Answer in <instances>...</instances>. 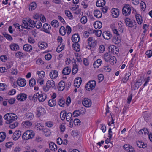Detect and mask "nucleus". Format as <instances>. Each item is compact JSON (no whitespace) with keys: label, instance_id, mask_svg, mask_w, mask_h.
I'll return each mask as SVG.
<instances>
[{"label":"nucleus","instance_id":"nucleus-1","mask_svg":"<svg viewBox=\"0 0 152 152\" xmlns=\"http://www.w3.org/2000/svg\"><path fill=\"white\" fill-rule=\"evenodd\" d=\"M4 118L7 120V123H10L17 119V116L14 113H10L5 114Z\"/></svg>","mask_w":152,"mask_h":152},{"label":"nucleus","instance_id":"nucleus-2","mask_svg":"<svg viewBox=\"0 0 152 152\" xmlns=\"http://www.w3.org/2000/svg\"><path fill=\"white\" fill-rule=\"evenodd\" d=\"M35 133L32 130H28L23 134L22 137L23 139L27 140L32 139L34 136Z\"/></svg>","mask_w":152,"mask_h":152},{"label":"nucleus","instance_id":"nucleus-3","mask_svg":"<svg viewBox=\"0 0 152 152\" xmlns=\"http://www.w3.org/2000/svg\"><path fill=\"white\" fill-rule=\"evenodd\" d=\"M124 21L126 25L128 26L130 28H133L134 29L136 28V23L134 20L127 18L124 19Z\"/></svg>","mask_w":152,"mask_h":152},{"label":"nucleus","instance_id":"nucleus-4","mask_svg":"<svg viewBox=\"0 0 152 152\" xmlns=\"http://www.w3.org/2000/svg\"><path fill=\"white\" fill-rule=\"evenodd\" d=\"M96 84L95 81L94 80L90 81L86 85V88L87 90L90 91L94 88Z\"/></svg>","mask_w":152,"mask_h":152},{"label":"nucleus","instance_id":"nucleus-5","mask_svg":"<svg viewBox=\"0 0 152 152\" xmlns=\"http://www.w3.org/2000/svg\"><path fill=\"white\" fill-rule=\"evenodd\" d=\"M122 13L124 15L126 16L129 15L130 13L131 9L130 6L128 4H125L123 7L122 10Z\"/></svg>","mask_w":152,"mask_h":152},{"label":"nucleus","instance_id":"nucleus-6","mask_svg":"<svg viewBox=\"0 0 152 152\" xmlns=\"http://www.w3.org/2000/svg\"><path fill=\"white\" fill-rule=\"evenodd\" d=\"M88 45L91 48H94L96 45L97 42L92 37H90L87 39Z\"/></svg>","mask_w":152,"mask_h":152},{"label":"nucleus","instance_id":"nucleus-7","mask_svg":"<svg viewBox=\"0 0 152 152\" xmlns=\"http://www.w3.org/2000/svg\"><path fill=\"white\" fill-rule=\"evenodd\" d=\"M92 102L91 100L88 98H84L82 101V104L86 107H89L91 106Z\"/></svg>","mask_w":152,"mask_h":152},{"label":"nucleus","instance_id":"nucleus-8","mask_svg":"<svg viewBox=\"0 0 152 152\" xmlns=\"http://www.w3.org/2000/svg\"><path fill=\"white\" fill-rule=\"evenodd\" d=\"M27 98V95L23 93H21L18 95L16 97L17 99L19 101H23L25 100Z\"/></svg>","mask_w":152,"mask_h":152},{"label":"nucleus","instance_id":"nucleus-9","mask_svg":"<svg viewBox=\"0 0 152 152\" xmlns=\"http://www.w3.org/2000/svg\"><path fill=\"white\" fill-rule=\"evenodd\" d=\"M51 27L49 24L47 23L43 24L42 30L46 33L50 34Z\"/></svg>","mask_w":152,"mask_h":152},{"label":"nucleus","instance_id":"nucleus-10","mask_svg":"<svg viewBox=\"0 0 152 152\" xmlns=\"http://www.w3.org/2000/svg\"><path fill=\"white\" fill-rule=\"evenodd\" d=\"M21 132L20 130L16 131L14 133L13 135V139L14 140H18L20 137Z\"/></svg>","mask_w":152,"mask_h":152},{"label":"nucleus","instance_id":"nucleus-11","mask_svg":"<svg viewBox=\"0 0 152 152\" xmlns=\"http://www.w3.org/2000/svg\"><path fill=\"white\" fill-rule=\"evenodd\" d=\"M45 109L42 107H39L37 108V115L38 117L45 114Z\"/></svg>","mask_w":152,"mask_h":152},{"label":"nucleus","instance_id":"nucleus-12","mask_svg":"<svg viewBox=\"0 0 152 152\" xmlns=\"http://www.w3.org/2000/svg\"><path fill=\"white\" fill-rule=\"evenodd\" d=\"M49 75L52 79L56 78L58 75V72L56 70H52L50 73Z\"/></svg>","mask_w":152,"mask_h":152},{"label":"nucleus","instance_id":"nucleus-13","mask_svg":"<svg viewBox=\"0 0 152 152\" xmlns=\"http://www.w3.org/2000/svg\"><path fill=\"white\" fill-rule=\"evenodd\" d=\"M17 83L19 86L23 87L25 86L26 84V81L24 79L20 78L17 80Z\"/></svg>","mask_w":152,"mask_h":152},{"label":"nucleus","instance_id":"nucleus-14","mask_svg":"<svg viewBox=\"0 0 152 152\" xmlns=\"http://www.w3.org/2000/svg\"><path fill=\"white\" fill-rule=\"evenodd\" d=\"M102 36L105 39L108 40L111 38L112 35L110 32L105 31L103 33Z\"/></svg>","mask_w":152,"mask_h":152},{"label":"nucleus","instance_id":"nucleus-15","mask_svg":"<svg viewBox=\"0 0 152 152\" xmlns=\"http://www.w3.org/2000/svg\"><path fill=\"white\" fill-rule=\"evenodd\" d=\"M80 40V38L78 34H74L72 37V40L74 42L77 43Z\"/></svg>","mask_w":152,"mask_h":152},{"label":"nucleus","instance_id":"nucleus-16","mask_svg":"<svg viewBox=\"0 0 152 152\" xmlns=\"http://www.w3.org/2000/svg\"><path fill=\"white\" fill-rule=\"evenodd\" d=\"M123 147L125 149L126 151L129 152L135 151V150L134 148L129 145L126 144L123 146Z\"/></svg>","mask_w":152,"mask_h":152},{"label":"nucleus","instance_id":"nucleus-17","mask_svg":"<svg viewBox=\"0 0 152 152\" xmlns=\"http://www.w3.org/2000/svg\"><path fill=\"white\" fill-rule=\"evenodd\" d=\"M32 123L31 122L29 121H23L21 124V126H23V127L28 128L31 126L32 125Z\"/></svg>","mask_w":152,"mask_h":152},{"label":"nucleus","instance_id":"nucleus-18","mask_svg":"<svg viewBox=\"0 0 152 152\" xmlns=\"http://www.w3.org/2000/svg\"><path fill=\"white\" fill-rule=\"evenodd\" d=\"M81 78L80 77H78L74 80V86L78 88L81 83Z\"/></svg>","mask_w":152,"mask_h":152},{"label":"nucleus","instance_id":"nucleus-19","mask_svg":"<svg viewBox=\"0 0 152 152\" xmlns=\"http://www.w3.org/2000/svg\"><path fill=\"white\" fill-rule=\"evenodd\" d=\"M47 98V95L44 93H42L41 92L39 93V101L40 102L44 101Z\"/></svg>","mask_w":152,"mask_h":152},{"label":"nucleus","instance_id":"nucleus-20","mask_svg":"<svg viewBox=\"0 0 152 152\" xmlns=\"http://www.w3.org/2000/svg\"><path fill=\"white\" fill-rule=\"evenodd\" d=\"M111 13L113 18H117L119 15V10L117 9H113L111 10Z\"/></svg>","mask_w":152,"mask_h":152},{"label":"nucleus","instance_id":"nucleus-21","mask_svg":"<svg viewBox=\"0 0 152 152\" xmlns=\"http://www.w3.org/2000/svg\"><path fill=\"white\" fill-rule=\"evenodd\" d=\"M23 49L26 51L31 52L32 50V47L28 44H25L23 46Z\"/></svg>","mask_w":152,"mask_h":152},{"label":"nucleus","instance_id":"nucleus-22","mask_svg":"<svg viewBox=\"0 0 152 152\" xmlns=\"http://www.w3.org/2000/svg\"><path fill=\"white\" fill-rule=\"evenodd\" d=\"M46 85L48 87L53 88L55 86V83L54 81L52 80H48L46 83Z\"/></svg>","mask_w":152,"mask_h":152},{"label":"nucleus","instance_id":"nucleus-23","mask_svg":"<svg viewBox=\"0 0 152 152\" xmlns=\"http://www.w3.org/2000/svg\"><path fill=\"white\" fill-rule=\"evenodd\" d=\"M49 147L50 150L52 151H55L57 149L56 145L53 142H50L49 144Z\"/></svg>","mask_w":152,"mask_h":152},{"label":"nucleus","instance_id":"nucleus-24","mask_svg":"<svg viewBox=\"0 0 152 152\" xmlns=\"http://www.w3.org/2000/svg\"><path fill=\"white\" fill-rule=\"evenodd\" d=\"M135 16L137 23L138 24L141 25L142 21V17L140 15L137 13L136 14Z\"/></svg>","mask_w":152,"mask_h":152},{"label":"nucleus","instance_id":"nucleus-25","mask_svg":"<svg viewBox=\"0 0 152 152\" xmlns=\"http://www.w3.org/2000/svg\"><path fill=\"white\" fill-rule=\"evenodd\" d=\"M71 72V68L69 67H66L63 70L62 73L65 75H67L69 74Z\"/></svg>","mask_w":152,"mask_h":152},{"label":"nucleus","instance_id":"nucleus-26","mask_svg":"<svg viewBox=\"0 0 152 152\" xmlns=\"http://www.w3.org/2000/svg\"><path fill=\"white\" fill-rule=\"evenodd\" d=\"M65 88V83L64 81H61L58 85V89L59 91H62Z\"/></svg>","mask_w":152,"mask_h":152},{"label":"nucleus","instance_id":"nucleus-27","mask_svg":"<svg viewBox=\"0 0 152 152\" xmlns=\"http://www.w3.org/2000/svg\"><path fill=\"white\" fill-rule=\"evenodd\" d=\"M94 16L97 18H99L102 16L101 12L98 10H96L94 11Z\"/></svg>","mask_w":152,"mask_h":152},{"label":"nucleus","instance_id":"nucleus-28","mask_svg":"<svg viewBox=\"0 0 152 152\" xmlns=\"http://www.w3.org/2000/svg\"><path fill=\"white\" fill-rule=\"evenodd\" d=\"M105 4L104 0H98L96 3V6L99 7H102Z\"/></svg>","mask_w":152,"mask_h":152},{"label":"nucleus","instance_id":"nucleus-29","mask_svg":"<svg viewBox=\"0 0 152 152\" xmlns=\"http://www.w3.org/2000/svg\"><path fill=\"white\" fill-rule=\"evenodd\" d=\"M102 61L100 59H98L95 61L94 64L93 66L95 68H98L100 66L102 63Z\"/></svg>","mask_w":152,"mask_h":152},{"label":"nucleus","instance_id":"nucleus-30","mask_svg":"<svg viewBox=\"0 0 152 152\" xmlns=\"http://www.w3.org/2000/svg\"><path fill=\"white\" fill-rule=\"evenodd\" d=\"M10 49L12 50H17L19 49V45L15 43H13L11 44L10 46Z\"/></svg>","mask_w":152,"mask_h":152},{"label":"nucleus","instance_id":"nucleus-31","mask_svg":"<svg viewBox=\"0 0 152 152\" xmlns=\"http://www.w3.org/2000/svg\"><path fill=\"white\" fill-rule=\"evenodd\" d=\"M66 119L68 121H70V124H72L73 119L72 117V114L70 113H68L66 116Z\"/></svg>","mask_w":152,"mask_h":152},{"label":"nucleus","instance_id":"nucleus-32","mask_svg":"<svg viewBox=\"0 0 152 152\" xmlns=\"http://www.w3.org/2000/svg\"><path fill=\"white\" fill-rule=\"evenodd\" d=\"M131 73L130 72H128L125 74V76L122 79V81L123 83H126L129 79V77L131 75Z\"/></svg>","mask_w":152,"mask_h":152},{"label":"nucleus","instance_id":"nucleus-33","mask_svg":"<svg viewBox=\"0 0 152 152\" xmlns=\"http://www.w3.org/2000/svg\"><path fill=\"white\" fill-rule=\"evenodd\" d=\"M25 116L27 119L29 120H31L34 118V115L31 112H28L26 113Z\"/></svg>","mask_w":152,"mask_h":152},{"label":"nucleus","instance_id":"nucleus-34","mask_svg":"<svg viewBox=\"0 0 152 152\" xmlns=\"http://www.w3.org/2000/svg\"><path fill=\"white\" fill-rule=\"evenodd\" d=\"M102 26V24L101 22L96 21L94 24V26L96 29H99Z\"/></svg>","mask_w":152,"mask_h":152},{"label":"nucleus","instance_id":"nucleus-35","mask_svg":"<svg viewBox=\"0 0 152 152\" xmlns=\"http://www.w3.org/2000/svg\"><path fill=\"white\" fill-rule=\"evenodd\" d=\"M27 19L28 18L26 19V20H22L23 24L22 25H21V28H22V30L23 29V28H26L27 26H30L28 21H27Z\"/></svg>","mask_w":152,"mask_h":152},{"label":"nucleus","instance_id":"nucleus-36","mask_svg":"<svg viewBox=\"0 0 152 152\" xmlns=\"http://www.w3.org/2000/svg\"><path fill=\"white\" fill-rule=\"evenodd\" d=\"M111 56L108 53H105L104 55V59L105 61L107 62L110 61H111Z\"/></svg>","mask_w":152,"mask_h":152},{"label":"nucleus","instance_id":"nucleus-37","mask_svg":"<svg viewBox=\"0 0 152 152\" xmlns=\"http://www.w3.org/2000/svg\"><path fill=\"white\" fill-rule=\"evenodd\" d=\"M73 49L77 52H79L80 50V46L79 44L75 43L72 45Z\"/></svg>","mask_w":152,"mask_h":152},{"label":"nucleus","instance_id":"nucleus-38","mask_svg":"<svg viewBox=\"0 0 152 152\" xmlns=\"http://www.w3.org/2000/svg\"><path fill=\"white\" fill-rule=\"evenodd\" d=\"M137 145L140 148H145L146 147V145L144 144L143 142H136Z\"/></svg>","mask_w":152,"mask_h":152},{"label":"nucleus","instance_id":"nucleus-39","mask_svg":"<svg viewBox=\"0 0 152 152\" xmlns=\"http://www.w3.org/2000/svg\"><path fill=\"white\" fill-rule=\"evenodd\" d=\"M37 7V4L35 2H32L29 5V10L30 11H32L35 10Z\"/></svg>","mask_w":152,"mask_h":152},{"label":"nucleus","instance_id":"nucleus-40","mask_svg":"<svg viewBox=\"0 0 152 152\" xmlns=\"http://www.w3.org/2000/svg\"><path fill=\"white\" fill-rule=\"evenodd\" d=\"M47 46V44L45 42H42L38 44L39 48L41 49L46 48Z\"/></svg>","mask_w":152,"mask_h":152},{"label":"nucleus","instance_id":"nucleus-41","mask_svg":"<svg viewBox=\"0 0 152 152\" xmlns=\"http://www.w3.org/2000/svg\"><path fill=\"white\" fill-rule=\"evenodd\" d=\"M43 133L47 137L50 136L51 134L50 130L47 128H45L43 129Z\"/></svg>","mask_w":152,"mask_h":152},{"label":"nucleus","instance_id":"nucleus-42","mask_svg":"<svg viewBox=\"0 0 152 152\" xmlns=\"http://www.w3.org/2000/svg\"><path fill=\"white\" fill-rule=\"evenodd\" d=\"M48 105L50 107H53L56 105V100L53 99H50L48 102Z\"/></svg>","mask_w":152,"mask_h":152},{"label":"nucleus","instance_id":"nucleus-43","mask_svg":"<svg viewBox=\"0 0 152 152\" xmlns=\"http://www.w3.org/2000/svg\"><path fill=\"white\" fill-rule=\"evenodd\" d=\"M6 137V133L4 132H0V142H3Z\"/></svg>","mask_w":152,"mask_h":152},{"label":"nucleus","instance_id":"nucleus-44","mask_svg":"<svg viewBox=\"0 0 152 152\" xmlns=\"http://www.w3.org/2000/svg\"><path fill=\"white\" fill-rule=\"evenodd\" d=\"M66 115V111H63L61 112L60 113V117L62 120L65 119Z\"/></svg>","mask_w":152,"mask_h":152},{"label":"nucleus","instance_id":"nucleus-45","mask_svg":"<svg viewBox=\"0 0 152 152\" xmlns=\"http://www.w3.org/2000/svg\"><path fill=\"white\" fill-rule=\"evenodd\" d=\"M58 104L61 107H64L65 104L64 99L62 98L59 99L58 102Z\"/></svg>","mask_w":152,"mask_h":152},{"label":"nucleus","instance_id":"nucleus-46","mask_svg":"<svg viewBox=\"0 0 152 152\" xmlns=\"http://www.w3.org/2000/svg\"><path fill=\"white\" fill-rule=\"evenodd\" d=\"M37 74L38 75L40 79L44 77L45 75V72L43 71H37Z\"/></svg>","mask_w":152,"mask_h":152},{"label":"nucleus","instance_id":"nucleus-47","mask_svg":"<svg viewBox=\"0 0 152 152\" xmlns=\"http://www.w3.org/2000/svg\"><path fill=\"white\" fill-rule=\"evenodd\" d=\"M66 28L64 26H61L59 32L61 35H64L66 34Z\"/></svg>","mask_w":152,"mask_h":152},{"label":"nucleus","instance_id":"nucleus-48","mask_svg":"<svg viewBox=\"0 0 152 152\" xmlns=\"http://www.w3.org/2000/svg\"><path fill=\"white\" fill-rule=\"evenodd\" d=\"M114 36L113 39V42L117 44L119 42L120 40L119 39L118 36Z\"/></svg>","mask_w":152,"mask_h":152},{"label":"nucleus","instance_id":"nucleus-49","mask_svg":"<svg viewBox=\"0 0 152 152\" xmlns=\"http://www.w3.org/2000/svg\"><path fill=\"white\" fill-rule=\"evenodd\" d=\"M15 56L17 58H19V59H21L23 56V53L19 51L17 52L15 54Z\"/></svg>","mask_w":152,"mask_h":152},{"label":"nucleus","instance_id":"nucleus-50","mask_svg":"<svg viewBox=\"0 0 152 152\" xmlns=\"http://www.w3.org/2000/svg\"><path fill=\"white\" fill-rule=\"evenodd\" d=\"M51 24L52 26L54 27H57L59 26V23L56 20H53L51 23Z\"/></svg>","mask_w":152,"mask_h":152},{"label":"nucleus","instance_id":"nucleus-51","mask_svg":"<svg viewBox=\"0 0 152 152\" xmlns=\"http://www.w3.org/2000/svg\"><path fill=\"white\" fill-rule=\"evenodd\" d=\"M65 13L66 16H67L69 19H71L72 18L73 16L70 11L65 10Z\"/></svg>","mask_w":152,"mask_h":152},{"label":"nucleus","instance_id":"nucleus-52","mask_svg":"<svg viewBox=\"0 0 152 152\" xmlns=\"http://www.w3.org/2000/svg\"><path fill=\"white\" fill-rule=\"evenodd\" d=\"M7 86L5 83H0V91L5 90L7 88Z\"/></svg>","mask_w":152,"mask_h":152},{"label":"nucleus","instance_id":"nucleus-53","mask_svg":"<svg viewBox=\"0 0 152 152\" xmlns=\"http://www.w3.org/2000/svg\"><path fill=\"white\" fill-rule=\"evenodd\" d=\"M36 84L35 80L34 78H31L29 81V86L31 87H33Z\"/></svg>","mask_w":152,"mask_h":152},{"label":"nucleus","instance_id":"nucleus-54","mask_svg":"<svg viewBox=\"0 0 152 152\" xmlns=\"http://www.w3.org/2000/svg\"><path fill=\"white\" fill-rule=\"evenodd\" d=\"M18 122H15L10 124V125L9 127L11 129H14L18 126Z\"/></svg>","mask_w":152,"mask_h":152},{"label":"nucleus","instance_id":"nucleus-55","mask_svg":"<svg viewBox=\"0 0 152 152\" xmlns=\"http://www.w3.org/2000/svg\"><path fill=\"white\" fill-rule=\"evenodd\" d=\"M39 93H37L35 94L32 97V100L34 101V102H36L37 101L38 99L39 98Z\"/></svg>","mask_w":152,"mask_h":152},{"label":"nucleus","instance_id":"nucleus-56","mask_svg":"<svg viewBox=\"0 0 152 152\" xmlns=\"http://www.w3.org/2000/svg\"><path fill=\"white\" fill-rule=\"evenodd\" d=\"M81 113L79 110H77L73 112V115L74 117H77L80 115Z\"/></svg>","mask_w":152,"mask_h":152},{"label":"nucleus","instance_id":"nucleus-57","mask_svg":"<svg viewBox=\"0 0 152 152\" xmlns=\"http://www.w3.org/2000/svg\"><path fill=\"white\" fill-rule=\"evenodd\" d=\"M87 21V18L86 16H83L80 19V21L83 24H85Z\"/></svg>","mask_w":152,"mask_h":152},{"label":"nucleus","instance_id":"nucleus-58","mask_svg":"<svg viewBox=\"0 0 152 152\" xmlns=\"http://www.w3.org/2000/svg\"><path fill=\"white\" fill-rule=\"evenodd\" d=\"M148 130L147 129H144L140 130L138 132V133L140 134L145 135L147 134Z\"/></svg>","mask_w":152,"mask_h":152},{"label":"nucleus","instance_id":"nucleus-59","mask_svg":"<svg viewBox=\"0 0 152 152\" xmlns=\"http://www.w3.org/2000/svg\"><path fill=\"white\" fill-rule=\"evenodd\" d=\"M78 70V66L77 65H75L73 66L72 69V73L73 74H75Z\"/></svg>","mask_w":152,"mask_h":152},{"label":"nucleus","instance_id":"nucleus-60","mask_svg":"<svg viewBox=\"0 0 152 152\" xmlns=\"http://www.w3.org/2000/svg\"><path fill=\"white\" fill-rule=\"evenodd\" d=\"M3 35L7 40H11L12 39V37L10 35L6 33H3Z\"/></svg>","mask_w":152,"mask_h":152},{"label":"nucleus","instance_id":"nucleus-61","mask_svg":"<svg viewBox=\"0 0 152 152\" xmlns=\"http://www.w3.org/2000/svg\"><path fill=\"white\" fill-rule=\"evenodd\" d=\"M36 23H37L35 24L34 27H36L37 28H39L41 27L42 24L39 21H36Z\"/></svg>","mask_w":152,"mask_h":152},{"label":"nucleus","instance_id":"nucleus-62","mask_svg":"<svg viewBox=\"0 0 152 152\" xmlns=\"http://www.w3.org/2000/svg\"><path fill=\"white\" fill-rule=\"evenodd\" d=\"M27 21H28L29 25L31 24V25H34V26L35 24L36 23H36V22H35L33 20H32L29 18H28V19H27Z\"/></svg>","mask_w":152,"mask_h":152},{"label":"nucleus","instance_id":"nucleus-63","mask_svg":"<svg viewBox=\"0 0 152 152\" xmlns=\"http://www.w3.org/2000/svg\"><path fill=\"white\" fill-rule=\"evenodd\" d=\"M141 85V83L140 82L137 81L134 85V89H138Z\"/></svg>","mask_w":152,"mask_h":152},{"label":"nucleus","instance_id":"nucleus-64","mask_svg":"<svg viewBox=\"0 0 152 152\" xmlns=\"http://www.w3.org/2000/svg\"><path fill=\"white\" fill-rule=\"evenodd\" d=\"M148 58H150L152 56V50H148L145 53Z\"/></svg>","mask_w":152,"mask_h":152}]
</instances>
